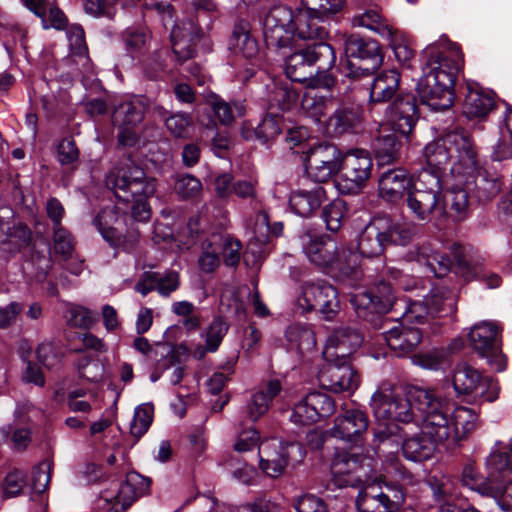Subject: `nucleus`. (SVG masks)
<instances>
[{
	"label": "nucleus",
	"instance_id": "31",
	"mask_svg": "<svg viewBox=\"0 0 512 512\" xmlns=\"http://www.w3.org/2000/svg\"><path fill=\"white\" fill-rule=\"evenodd\" d=\"M325 199L324 188L319 184H314L310 188H299L292 191L289 204L297 215L309 217L321 207Z\"/></svg>",
	"mask_w": 512,
	"mask_h": 512
},
{
	"label": "nucleus",
	"instance_id": "49",
	"mask_svg": "<svg viewBox=\"0 0 512 512\" xmlns=\"http://www.w3.org/2000/svg\"><path fill=\"white\" fill-rule=\"evenodd\" d=\"M221 237L213 234L210 238L202 243V252L198 259V264L202 272L211 273L214 272L219 264V246Z\"/></svg>",
	"mask_w": 512,
	"mask_h": 512
},
{
	"label": "nucleus",
	"instance_id": "40",
	"mask_svg": "<svg viewBox=\"0 0 512 512\" xmlns=\"http://www.w3.org/2000/svg\"><path fill=\"white\" fill-rule=\"evenodd\" d=\"M400 74L395 69L384 70L379 73L370 90L372 102H385L390 100L399 89Z\"/></svg>",
	"mask_w": 512,
	"mask_h": 512
},
{
	"label": "nucleus",
	"instance_id": "14",
	"mask_svg": "<svg viewBox=\"0 0 512 512\" xmlns=\"http://www.w3.org/2000/svg\"><path fill=\"white\" fill-rule=\"evenodd\" d=\"M366 459L348 452H338L331 463L334 484L340 488H357L370 481L372 469Z\"/></svg>",
	"mask_w": 512,
	"mask_h": 512
},
{
	"label": "nucleus",
	"instance_id": "48",
	"mask_svg": "<svg viewBox=\"0 0 512 512\" xmlns=\"http://www.w3.org/2000/svg\"><path fill=\"white\" fill-rule=\"evenodd\" d=\"M488 480L504 481L512 473V439L509 453H492L487 459Z\"/></svg>",
	"mask_w": 512,
	"mask_h": 512
},
{
	"label": "nucleus",
	"instance_id": "34",
	"mask_svg": "<svg viewBox=\"0 0 512 512\" xmlns=\"http://www.w3.org/2000/svg\"><path fill=\"white\" fill-rule=\"evenodd\" d=\"M323 19L324 17L301 8L295 20V36L300 39H318L319 42H324L328 31L323 25Z\"/></svg>",
	"mask_w": 512,
	"mask_h": 512
},
{
	"label": "nucleus",
	"instance_id": "50",
	"mask_svg": "<svg viewBox=\"0 0 512 512\" xmlns=\"http://www.w3.org/2000/svg\"><path fill=\"white\" fill-rule=\"evenodd\" d=\"M122 38L126 51L132 57H138L147 50L150 35L147 29L130 27L123 32Z\"/></svg>",
	"mask_w": 512,
	"mask_h": 512
},
{
	"label": "nucleus",
	"instance_id": "41",
	"mask_svg": "<svg viewBox=\"0 0 512 512\" xmlns=\"http://www.w3.org/2000/svg\"><path fill=\"white\" fill-rule=\"evenodd\" d=\"M494 107V98L490 94L470 89L465 97L463 112L470 119L484 118Z\"/></svg>",
	"mask_w": 512,
	"mask_h": 512
},
{
	"label": "nucleus",
	"instance_id": "21",
	"mask_svg": "<svg viewBox=\"0 0 512 512\" xmlns=\"http://www.w3.org/2000/svg\"><path fill=\"white\" fill-rule=\"evenodd\" d=\"M302 300L307 310H318L326 320L333 319L340 309L336 289L324 281L306 283L302 289Z\"/></svg>",
	"mask_w": 512,
	"mask_h": 512
},
{
	"label": "nucleus",
	"instance_id": "33",
	"mask_svg": "<svg viewBox=\"0 0 512 512\" xmlns=\"http://www.w3.org/2000/svg\"><path fill=\"white\" fill-rule=\"evenodd\" d=\"M149 106L148 98L144 96L135 97L115 108L112 121L116 126H135L142 122Z\"/></svg>",
	"mask_w": 512,
	"mask_h": 512
},
{
	"label": "nucleus",
	"instance_id": "30",
	"mask_svg": "<svg viewBox=\"0 0 512 512\" xmlns=\"http://www.w3.org/2000/svg\"><path fill=\"white\" fill-rule=\"evenodd\" d=\"M384 339L391 350L398 356H404L416 349L422 340L419 328L400 322L384 333Z\"/></svg>",
	"mask_w": 512,
	"mask_h": 512
},
{
	"label": "nucleus",
	"instance_id": "58",
	"mask_svg": "<svg viewBox=\"0 0 512 512\" xmlns=\"http://www.w3.org/2000/svg\"><path fill=\"white\" fill-rule=\"evenodd\" d=\"M298 93L288 85H275L270 97V106H277L280 110H289L297 101Z\"/></svg>",
	"mask_w": 512,
	"mask_h": 512
},
{
	"label": "nucleus",
	"instance_id": "60",
	"mask_svg": "<svg viewBox=\"0 0 512 512\" xmlns=\"http://www.w3.org/2000/svg\"><path fill=\"white\" fill-rule=\"evenodd\" d=\"M394 51L396 59L402 63H408L414 56L413 50L407 44L403 34L396 29L391 30V37H384Z\"/></svg>",
	"mask_w": 512,
	"mask_h": 512
},
{
	"label": "nucleus",
	"instance_id": "7",
	"mask_svg": "<svg viewBox=\"0 0 512 512\" xmlns=\"http://www.w3.org/2000/svg\"><path fill=\"white\" fill-rule=\"evenodd\" d=\"M300 240L304 254L318 267L334 268L348 275L358 266V253L345 245L339 246L330 236L305 232Z\"/></svg>",
	"mask_w": 512,
	"mask_h": 512
},
{
	"label": "nucleus",
	"instance_id": "15",
	"mask_svg": "<svg viewBox=\"0 0 512 512\" xmlns=\"http://www.w3.org/2000/svg\"><path fill=\"white\" fill-rule=\"evenodd\" d=\"M469 340L473 349L496 371L506 368V357L501 351L498 339V326L492 322L483 321L474 325L469 333Z\"/></svg>",
	"mask_w": 512,
	"mask_h": 512
},
{
	"label": "nucleus",
	"instance_id": "61",
	"mask_svg": "<svg viewBox=\"0 0 512 512\" xmlns=\"http://www.w3.org/2000/svg\"><path fill=\"white\" fill-rule=\"evenodd\" d=\"M156 291L162 297H169L180 287V275L177 271L168 270L165 273L154 272Z\"/></svg>",
	"mask_w": 512,
	"mask_h": 512
},
{
	"label": "nucleus",
	"instance_id": "27",
	"mask_svg": "<svg viewBox=\"0 0 512 512\" xmlns=\"http://www.w3.org/2000/svg\"><path fill=\"white\" fill-rule=\"evenodd\" d=\"M30 241L31 231L26 225L0 218V256H12L28 246Z\"/></svg>",
	"mask_w": 512,
	"mask_h": 512
},
{
	"label": "nucleus",
	"instance_id": "12",
	"mask_svg": "<svg viewBox=\"0 0 512 512\" xmlns=\"http://www.w3.org/2000/svg\"><path fill=\"white\" fill-rule=\"evenodd\" d=\"M296 454L299 460L304 457L300 444L283 442L277 438L266 439L259 445V467L267 476L278 478L284 473L290 460L296 458Z\"/></svg>",
	"mask_w": 512,
	"mask_h": 512
},
{
	"label": "nucleus",
	"instance_id": "5",
	"mask_svg": "<svg viewBox=\"0 0 512 512\" xmlns=\"http://www.w3.org/2000/svg\"><path fill=\"white\" fill-rule=\"evenodd\" d=\"M407 206L413 217L422 222L441 224L447 218L442 202V182L437 171L422 169L409 190Z\"/></svg>",
	"mask_w": 512,
	"mask_h": 512
},
{
	"label": "nucleus",
	"instance_id": "39",
	"mask_svg": "<svg viewBox=\"0 0 512 512\" xmlns=\"http://www.w3.org/2000/svg\"><path fill=\"white\" fill-rule=\"evenodd\" d=\"M435 444H445V442H437L421 431L419 435L405 438L402 444L403 455L413 462L427 460L432 456Z\"/></svg>",
	"mask_w": 512,
	"mask_h": 512
},
{
	"label": "nucleus",
	"instance_id": "10",
	"mask_svg": "<svg viewBox=\"0 0 512 512\" xmlns=\"http://www.w3.org/2000/svg\"><path fill=\"white\" fill-rule=\"evenodd\" d=\"M345 53L349 69L348 76L359 77L374 73L383 62L379 43L372 39H364L358 35H350L345 40Z\"/></svg>",
	"mask_w": 512,
	"mask_h": 512
},
{
	"label": "nucleus",
	"instance_id": "8",
	"mask_svg": "<svg viewBox=\"0 0 512 512\" xmlns=\"http://www.w3.org/2000/svg\"><path fill=\"white\" fill-rule=\"evenodd\" d=\"M336 62V54L333 47L326 42H317L312 46L295 51L286 59L285 73L294 82L309 84L313 72L312 66L318 65V70L331 69Z\"/></svg>",
	"mask_w": 512,
	"mask_h": 512
},
{
	"label": "nucleus",
	"instance_id": "64",
	"mask_svg": "<svg viewBox=\"0 0 512 512\" xmlns=\"http://www.w3.org/2000/svg\"><path fill=\"white\" fill-rule=\"evenodd\" d=\"M286 339L293 348L301 349L314 343L313 332L301 325H291L286 330Z\"/></svg>",
	"mask_w": 512,
	"mask_h": 512
},
{
	"label": "nucleus",
	"instance_id": "23",
	"mask_svg": "<svg viewBox=\"0 0 512 512\" xmlns=\"http://www.w3.org/2000/svg\"><path fill=\"white\" fill-rule=\"evenodd\" d=\"M368 417L364 411L349 409L338 415L329 433L332 437L350 443H358L368 429Z\"/></svg>",
	"mask_w": 512,
	"mask_h": 512
},
{
	"label": "nucleus",
	"instance_id": "45",
	"mask_svg": "<svg viewBox=\"0 0 512 512\" xmlns=\"http://www.w3.org/2000/svg\"><path fill=\"white\" fill-rule=\"evenodd\" d=\"M373 148L379 165H390L400 158L401 144L394 134L379 136L374 141Z\"/></svg>",
	"mask_w": 512,
	"mask_h": 512
},
{
	"label": "nucleus",
	"instance_id": "52",
	"mask_svg": "<svg viewBox=\"0 0 512 512\" xmlns=\"http://www.w3.org/2000/svg\"><path fill=\"white\" fill-rule=\"evenodd\" d=\"M75 241L71 233L64 227L53 230L52 249L55 254L61 256L64 262L73 258Z\"/></svg>",
	"mask_w": 512,
	"mask_h": 512
},
{
	"label": "nucleus",
	"instance_id": "37",
	"mask_svg": "<svg viewBox=\"0 0 512 512\" xmlns=\"http://www.w3.org/2000/svg\"><path fill=\"white\" fill-rule=\"evenodd\" d=\"M359 122L360 115L357 111L353 109H339L318 130L325 135L336 137L352 131Z\"/></svg>",
	"mask_w": 512,
	"mask_h": 512
},
{
	"label": "nucleus",
	"instance_id": "28",
	"mask_svg": "<svg viewBox=\"0 0 512 512\" xmlns=\"http://www.w3.org/2000/svg\"><path fill=\"white\" fill-rule=\"evenodd\" d=\"M413 180L401 168L384 172L378 182L380 197L390 203H396L413 187Z\"/></svg>",
	"mask_w": 512,
	"mask_h": 512
},
{
	"label": "nucleus",
	"instance_id": "9",
	"mask_svg": "<svg viewBox=\"0 0 512 512\" xmlns=\"http://www.w3.org/2000/svg\"><path fill=\"white\" fill-rule=\"evenodd\" d=\"M125 211L118 206L103 208L93 223L105 241L112 247L131 252L139 241V232L135 228L125 231Z\"/></svg>",
	"mask_w": 512,
	"mask_h": 512
},
{
	"label": "nucleus",
	"instance_id": "29",
	"mask_svg": "<svg viewBox=\"0 0 512 512\" xmlns=\"http://www.w3.org/2000/svg\"><path fill=\"white\" fill-rule=\"evenodd\" d=\"M394 300L392 285L385 281L377 284L373 290L357 293L352 298L357 308L377 313L387 312L392 307Z\"/></svg>",
	"mask_w": 512,
	"mask_h": 512
},
{
	"label": "nucleus",
	"instance_id": "55",
	"mask_svg": "<svg viewBox=\"0 0 512 512\" xmlns=\"http://www.w3.org/2000/svg\"><path fill=\"white\" fill-rule=\"evenodd\" d=\"M37 360L48 370L57 369L63 359V352L52 342H43L36 349Z\"/></svg>",
	"mask_w": 512,
	"mask_h": 512
},
{
	"label": "nucleus",
	"instance_id": "2",
	"mask_svg": "<svg viewBox=\"0 0 512 512\" xmlns=\"http://www.w3.org/2000/svg\"><path fill=\"white\" fill-rule=\"evenodd\" d=\"M414 398L428 412L422 432L437 442L454 445L475 430L478 415L473 409L458 406L449 414L435 391H415Z\"/></svg>",
	"mask_w": 512,
	"mask_h": 512
},
{
	"label": "nucleus",
	"instance_id": "59",
	"mask_svg": "<svg viewBox=\"0 0 512 512\" xmlns=\"http://www.w3.org/2000/svg\"><path fill=\"white\" fill-rule=\"evenodd\" d=\"M301 5L310 13L326 17L339 12L344 5V0H301Z\"/></svg>",
	"mask_w": 512,
	"mask_h": 512
},
{
	"label": "nucleus",
	"instance_id": "11",
	"mask_svg": "<svg viewBox=\"0 0 512 512\" xmlns=\"http://www.w3.org/2000/svg\"><path fill=\"white\" fill-rule=\"evenodd\" d=\"M373 162L370 154L355 149L342 156L337 188L343 194L359 193L371 177Z\"/></svg>",
	"mask_w": 512,
	"mask_h": 512
},
{
	"label": "nucleus",
	"instance_id": "22",
	"mask_svg": "<svg viewBox=\"0 0 512 512\" xmlns=\"http://www.w3.org/2000/svg\"><path fill=\"white\" fill-rule=\"evenodd\" d=\"M363 342L362 334L352 327H341L332 332L328 337L323 357L325 360H350Z\"/></svg>",
	"mask_w": 512,
	"mask_h": 512
},
{
	"label": "nucleus",
	"instance_id": "62",
	"mask_svg": "<svg viewBox=\"0 0 512 512\" xmlns=\"http://www.w3.org/2000/svg\"><path fill=\"white\" fill-rule=\"evenodd\" d=\"M174 190L176 194L183 199L194 198L200 195L202 184L199 179L193 175L187 174L180 176L176 180Z\"/></svg>",
	"mask_w": 512,
	"mask_h": 512
},
{
	"label": "nucleus",
	"instance_id": "19",
	"mask_svg": "<svg viewBox=\"0 0 512 512\" xmlns=\"http://www.w3.org/2000/svg\"><path fill=\"white\" fill-rule=\"evenodd\" d=\"M318 379L321 386L334 393L353 392L360 383L357 372L350 364V360H325Z\"/></svg>",
	"mask_w": 512,
	"mask_h": 512
},
{
	"label": "nucleus",
	"instance_id": "35",
	"mask_svg": "<svg viewBox=\"0 0 512 512\" xmlns=\"http://www.w3.org/2000/svg\"><path fill=\"white\" fill-rule=\"evenodd\" d=\"M282 387L277 379L268 381L252 395L251 401L247 407L248 417L251 421H256L264 415L270 406L272 400L280 393Z\"/></svg>",
	"mask_w": 512,
	"mask_h": 512
},
{
	"label": "nucleus",
	"instance_id": "25",
	"mask_svg": "<svg viewBox=\"0 0 512 512\" xmlns=\"http://www.w3.org/2000/svg\"><path fill=\"white\" fill-rule=\"evenodd\" d=\"M228 47L234 54L241 55L245 59L252 61V67L245 70V74L242 78L247 80L252 77L255 73V67L257 66L256 62L259 47L257 41L250 34L248 22L241 21L235 24L228 41Z\"/></svg>",
	"mask_w": 512,
	"mask_h": 512
},
{
	"label": "nucleus",
	"instance_id": "24",
	"mask_svg": "<svg viewBox=\"0 0 512 512\" xmlns=\"http://www.w3.org/2000/svg\"><path fill=\"white\" fill-rule=\"evenodd\" d=\"M386 119L392 129L402 135H409L418 119L416 99L413 95H401L388 107Z\"/></svg>",
	"mask_w": 512,
	"mask_h": 512
},
{
	"label": "nucleus",
	"instance_id": "32",
	"mask_svg": "<svg viewBox=\"0 0 512 512\" xmlns=\"http://www.w3.org/2000/svg\"><path fill=\"white\" fill-rule=\"evenodd\" d=\"M198 36L197 28L191 22L173 27L170 35L172 49L179 61L183 62L194 56Z\"/></svg>",
	"mask_w": 512,
	"mask_h": 512
},
{
	"label": "nucleus",
	"instance_id": "44",
	"mask_svg": "<svg viewBox=\"0 0 512 512\" xmlns=\"http://www.w3.org/2000/svg\"><path fill=\"white\" fill-rule=\"evenodd\" d=\"M442 202L445 203L447 216L453 217L455 220H463L466 218L469 209V195L466 189L453 188L442 195Z\"/></svg>",
	"mask_w": 512,
	"mask_h": 512
},
{
	"label": "nucleus",
	"instance_id": "47",
	"mask_svg": "<svg viewBox=\"0 0 512 512\" xmlns=\"http://www.w3.org/2000/svg\"><path fill=\"white\" fill-rule=\"evenodd\" d=\"M483 264L481 256L461 251L455 254L454 272L465 280H471L482 273Z\"/></svg>",
	"mask_w": 512,
	"mask_h": 512
},
{
	"label": "nucleus",
	"instance_id": "6",
	"mask_svg": "<svg viewBox=\"0 0 512 512\" xmlns=\"http://www.w3.org/2000/svg\"><path fill=\"white\" fill-rule=\"evenodd\" d=\"M415 391H431L422 387H412L406 396L397 392V389L388 381L380 383L370 399V407L379 421H395L410 423L415 420V411L422 417V427L428 412L422 409L415 400Z\"/></svg>",
	"mask_w": 512,
	"mask_h": 512
},
{
	"label": "nucleus",
	"instance_id": "18",
	"mask_svg": "<svg viewBox=\"0 0 512 512\" xmlns=\"http://www.w3.org/2000/svg\"><path fill=\"white\" fill-rule=\"evenodd\" d=\"M263 33L269 46L282 48L291 45L295 36L292 10L283 5L272 7L264 19Z\"/></svg>",
	"mask_w": 512,
	"mask_h": 512
},
{
	"label": "nucleus",
	"instance_id": "4",
	"mask_svg": "<svg viewBox=\"0 0 512 512\" xmlns=\"http://www.w3.org/2000/svg\"><path fill=\"white\" fill-rule=\"evenodd\" d=\"M427 167L437 171L442 178V170L451 163V172L455 175H472L476 170L477 153L467 131L456 129L447 132L424 148Z\"/></svg>",
	"mask_w": 512,
	"mask_h": 512
},
{
	"label": "nucleus",
	"instance_id": "42",
	"mask_svg": "<svg viewBox=\"0 0 512 512\" xmlns=\"http://www.w3.org/2000/svg\"><path fill=\"white\" fill-rule=\"evenodd\" d=\"M433 316L452 315L456 311L457 295L446 288H436L425 298Z\"/></svg>",
	"mask_w": 512,
	"mask_h": 512
},
{
	"label": "nucleus",
	"instance_id": "26",
	"mask_svg": "<svg viewBox=\"0 0 512 512\" xmlns=\"http://www.w3.org/2000/svg\"><path fill=\"white\" fill-rule=\"evenodd\" d=\"M388 229L389 224L383 221L381 217L370 221L359 235V253L367 258L381 256L389 245L387 240Z\"/></svg>",
	"mask_w": 512,
	"mask_h": 512
},
{
	"label": "nucleus",
	"instance_id": "57",
	"mask_svg": "<svg viewBox=\"0 0 512 512\" xmlns=\"http://www.w3.org/2000/svg\"><path fill=\"white\" fill-rule=\"evenodd\" d=\"M432 316L433 314L424 299L422 301H414L409 303L402 315L401 322L408 325L423 324L429 319V317Z\"/></svg>",
	"mask_w": 512,
	"mask_h": 512
},
{
	"label": "nucleus",
	"instance_id": "20",
	"mask_svg": "<svg viewBox=\"0 0 512 512\" xmlns=\"http://www.w3.org/2000/svg\"><path fill=\"white\" fill-rule=\"evenodd\" d=\"M335 411L333 399L322 392H310L297 402L290 415V421L295 425H311L321 418L332 415Z\"/></svg>",
	"mask_w": 512,
	"mask_h": 512
},
{
	"label": "nucleus",
	"instance_id": "63",
	"mask_svg": "<svg viewBox=\"0 0 512 512\" xmlns=\"http://www.w3.org/2000/svg\"><path fill=\"white\" fill-rule=\"evenodd\" d=\"M119 0H84V11L92 17L112 18Z\"/></svg>",
	"mask_w": 512,
	"mask_h": 512
},
{
	"label": "nucleus",
	"instance_id": "46",
	"mask_svg": "<svg viewBox=\"0 0 512 512\" xmlns=\"http://www.w3.org/2000/svg\"><path fill=\"white\" fill-rule=\"evenodd\" d=\"M228 331V324L222 318H215L212 323L207 328L205 334L206 347L203 348L198 346L194 352L193 356L197 359H201L204 357L205 353L215 352L220 346L224 336Z\"/></svg>",
	"mask_w": 512,
	"mask_h": 512
},
{
	"label": "nucleus",
	"instance_id": "17",
	"mask_svg": "<svg viewBox=\"0 0 512 512\" xmlns=\"http://www.w3.org/2000/svg\"><path fill=\"white\" fill-rule=\"evenodd\" d=\"M341 159V152L335 145L321 143L307 151L306 172L318 184L327 182L340 171Z\"/></svg>",
	"mask_w": 512,
	"mask_h": 512
},
{
	"label": "nucleus",
	"instance_id": "53",
	"mask_svg": "<svg viewBox=\"0 0 512 512\" xmlns=\"http://www.w3.org/2000/svg\"><path fill=\"white\" fill-rule=\"evenodd\" d=\"M167 130L176 138H188L193 130L194 122L191 114L176 112L165 118Z\"/></svg>",
	"mask_w": 512,
	"mask_h": 512
},
{
	"label": "nucleus",
	"instance_id": "54",
	"mask_svg": "<svg viewBox=\"0 0 512 512\" xmlns=\"http://www.w3.org/2000/svg\"><path fill=\"white\" fill-rule=\"evenodd\" d=\"M347 213V207L342 199H334L324 206L322 216L328 230L336 232L340 229Z\"/></svg>",
	"mask_w": 512,
	"mask_h": 512
},
{
	"label": "nucleus",
	"instance_id": "3",
	"mask_svg": "<svg viewBox=\"0 0 512 512\" xmlns=\"http://www.w3.org/2000/svg\"><path fill=\"white\" fill-rule=\"evenodd\" d=\"M106 185L119 200L132 203L131 214L134 220H149L151 209L147 200L154 195L156 183L154 178L146 176L140 166L131 159H125L109 171Z\"/></svg>",
	"mask_w": 512,
	"mask_h": 512
},
{
	"label": "nucleus",
	"instance_id": "36",
	"mask_svg": "<svg viewBox=\"0 0 512 512\" xmlns=\"http://www.w3.org/2000/svg\"><path fill=\"white\" fill-rule=\"evenodd\" d=\"M361 490L356 498V506L359 512H389V509L382 499L381 483L376 479L362 484Z\"/></svg>",
	"mask_w": 512,
	"mask_h": 512
},
{
	"label": "nucleus",
	"instance_id": "13",
	"mask_svg": "<svg viewBox=\"0 0 512 512\" xmlns=\"http://www.w3.org/2000/svg\"><path fill=\"white\" fill-rule=\"evenodd\" d=\"M335 81L331 74L319 73L314 79L309 80L307 90L303 95L302 111L319 128L324 124L322 118L325 116L327 109L333 105V96L330 91L335 85Z\"/></svg>",
	"mask_w": 512,
	"mask_h": 512
},
{
	"label": "nucleus",
	"instance_id": "51",
	"mask_svg": "<svg viewBox=\"0 0 512 512\" xmlns=\"http://www.w3.org/2000/svg\"><path fill=\"white\" fill-rule=\"evenodd\" d=\"M154 416V407L150 403L141 404L135 408L130 433L136 440L140 439L149 429Z\"/></svg>",
	"mask_w": 512,
	"mask_h": 512
},
{
	"label": "nucleus",
	"instance_id": "1",
	"mask_svg": "<svg viewBox=\"0 0 512 512\" xmlns=\"http://www.w3.org/2000/svg\"><path fill=\"white\" fill-rule=\"evenodd\" d=\"M426 61L417 90L424 104L434 111L450 108L454 100L453 87L463 64L459 46L441 40L423 51Z\"/></svg>",
	"mask_w": 512,
	"mask_h": 512
},
{
	"label": "nucleus",
	"instance_id": "43",
	"mask_svg": "<svg viewBox=\"0 0 512 512\" xmlns=\"http://www.w3.org/2000/svg\"><path fill=\"white\" fill-rule=\"evenodd\" d=\"M352 25L354 27H364L372 30L382 38L391 37V30L393 29V27L376 8L368 9L355 15L352 18Z\"/></svg>",
	"mask_w": 512,
	"mask_h": 512
},
{
	"label": "nucleus",
	"instance_id": "38",
	"mask_svg": "<svg viewBox=\"0 0 512 512\" xmlns=\"http://www.w3.org/2000/svg\"><path fill=\"white\" fill-rule=\"evenodd\" d=\"M415 260L424 264L438 278L447 275L452 267L451 260L430 243L423 244L416 249Z\"/></svg>",
	"mask_w": 512,
	"mask_h": 512
},
{
	"label": "nucleus",
	"instance_id": "16",
	"mask_svg": "<svg viewBox=\"0 0 512 512\" xmlns=\"http://www.w3.org/2000/svg\"><path fill=\"white\" fill-rule=\"evenodd\" d=\"M453 386L458 394H470L475 392L483 401L494 402L498 396L500 387L496 380L483 378L480 372L467 363L456 366L453 374Z\"/></svg>",
	"mask_w": 512,
	"mask_h": 512
},
{
	"label": "nucleus",
	"instance_id": "56",
	"mask_svg": "<svg viewBox=\"0 0 512 512\" xmlns=\"http://www.w3.org/2000/svg\"><path fill=\"white\" fill-rule=\"evenodd\" d=\"M474 177V186L476 196L480 201H487L493 198L500 191V183L496 179H488L483 173L474 171L468 177Z\"/></svg>",
	"mask_w": 512,
	"mask_h": 512
}]
</instances>
